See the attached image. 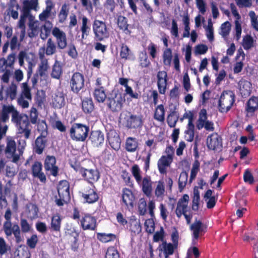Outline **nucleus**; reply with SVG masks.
Here are the masks:
<instances>
[{"mask_svg":"<svg viewBox=\"0 0 258 258\" xmlns=\"http://www.w3.org/2000/svg\"><path fill=\"white\" fill-rule=\"evenodd\" d=\"M84 77L83 74L79 72L74 73L70 82L71 90L74 93L78 94L84 88Z\"/></svg>","mask_w":258,"mask_h":258,"instance_id":"f8f14e48","label":"nucleus"},{"mask_svg":"<svg viewBox=\"0 0 258 258\" xmlns=\"http://www.w3.org/2000/svg\"><path fill=\"white\" fill-rule=\"evenodd\" d=\"M165 192V187L164 182L159 180L155 190V196L159 198L162 197Z\"/></svg>","mask_w":258,"mask_h":258,"instance_id":"69168bd1","label":"nucleus"},{"mask_svg":"<svg viewBox=\"0 0 258 258\" xmlns=\"http://www.w3.org/2000/svg\"><path fill=\"white\" fill-rule=\"evenodd\" d=\"M56 51V46L52 40V38H49L46 43V46L41 47L38 52L40 59H43L45 57V53L47 55H52Z\"/></svg>","mask_w":258,"mask_h":258,"instance_id":"aec40b11","label":"nucleus"},{"mask_svg":"<svg viewBox=\"0 0 258 258\" xmlns=\"http://www.w3.org/2000/svg\"><path fill=\"white\" fill-rule=\"evenodd\" d=\"M11 246L3 237H0V255H3L11 250Z\"/></svg>","mask_w":258,"mask_h":258,"instance_id":"052dcab7","label":"nucleus"},{"mask_svg":"<svg viewBox=\"0 0 258 258\" xmlns=\"http://www.w3.org/2000/svg\"><path fill=\"white\" fill-rule=\"evenodd\" d=\"M90 140L94 146L98 147L104 143V134L99 130L93 131L91 133Z\"/></svg>","mask_w":258,"mask_h":258,"instance_id":"a878e982","label":"nucleus"},{"mask_svg":"<svg viewBox=\"0 0 258 258\" xmlns=\"http://www.w3.org/2000/svg\"><path fill=\"white\" fill-rule=\"evenodd\" d=\"M69 13V8L66 4L62 5L61 9L58 13V21L60 23H63L67 20Z\"/></svg>","mask_w":258,"mask_h":258,"instance_id":"a18cd8bd","label":"nucleus"},{"mask_svg":"<svg viewBox=\"0 0 258 258\" xmlns=\"http://www.w3.org/2000/svg\"><path fill=\"white\" fill-rule=\"evenodd\" d=\"M140 65L142 68H147L150 64V61L146 52H142L139 56Z\"/></svg>","mask_w":258,"mask_h":258,"instance_id":"0e129e2a","label":"nucleus"},{"mask_svg":"<svg viewBox=\"0 0 258 258\" xmlns=\"http://www.w3.org/2000/svg\"><path fill=\"white\" fill-rule=\"evenodd\" d=\"M235 97V94L232 91H224L219 99V111L222 113L227 112L234 103Z\"/></svg>","mask_w":258,"mask_h":258,"instance_id":"0eeeda50","label":"nucleus"},{"mask_svg":"<svg viewBox=\"0 0 258 258\" xmlns=\"http://www.w3.org/2000/svg\"><path fill=\"white\" fill-rule=\"evenodd\" d=\"M19 9L20 6L17 3L12 4L9 7L10 15L15 20L18 18L19 13L18 10Z\"/></svg>","mask_w":258,"mask_h":258,"instance_id":"774afa93","label":"nucleus"},{"mask_svg":"<svg viewBox=\"0 0 258 258\" xmlns=\"http://www.w3.org/2000/svg\"><path fill=\"white\" fill-rule=\"evenodd\" d=\"M64 236L70 241L72 246L76 245L79 236V233L72 224L67 223L64 228Z\"/></svg>","mask_w":258,"mask_h":258,"instance_id":"f3484780","label":"nucleus"},{"mask_svg":"<svg viewBox=\"0 0 258 258\" xmlns=\"http://www.w3.org/2000/svg\"><path fill=\"white\" fill-rule=\"evenodd\" d=\"M97 238L102 243H107L114 241L116 235L113 233H97Z\"/></svg>","mask_w":258,"mask_h":258,"instance_id":"4c0bfd02","label":"nucleus"},{"mask_svg":"<svg viewBox=\"0 0 258 258\" xmlns=\"http://www.w3.org/2000/svg\"><path fill=\"white\" fill-rule=\"evenodd\" d=\"M82 197L88 204H94L99 199V196L94 185L84 187Z\"/></svg>","mask_w":258,"mask_h":258,"instance_id":"4468645a","label":"nucleus"},{"mask_svg":"<svg viewBox=\"0 0 258 258\" xmlns=\"http://www.w3.org/2000/svg\"><path fill=\"white\" fill-rule=\"evenodd\" d=\"M90 131L89 126L82 123L74 122L70 129V136L73 141L85 142L87 139Z\"/></svg>","mask_w":258,"mask_h":258,"instance_id":"20e7f679","label":"nucleus"},{"mask_svg":"<svg viewBox=\"0 0 258 258\" xmlns=\"http://www.w3.org/2000/svg\"><path fill=\"white\" fill-rule=\"evenodd\" d=\"M96 87L94 90L93 96L94 99L99 103L104 102L107 98L106 94V89L102 86V79L98 78L96 80Z\"/></svg>","mask_w":258,"mask_h":258,"instance_id":"2eb2a0df","label":"nucleus"},{"mask_svg":"<svg viewBox=\"0 0 258 258\" xmlns=\"http://www.w3.org/2000/svg\"><path fill=\"white\" fill-rule=\"evenodd\" d=\"M12 213L10 208L6 211L4 217L6 221L4 222L3 226V230L5 234L6 238H8L14 235L16 242L17 243H20L22 240L21 230L18 224H13L11 221Z\"/></svg>","mask_w":258,"mask_h":258,"instance_id":"f257e3e1","label":"nucleus"},{"mask_svg":"<svg viewBox=\"0 0 258 258\" xmlns=\"http://www.w3.org/2000/svg\"><path fill=\"white\" fill-rule=\"evenodd\" d=\"M165 111L163 104H160L156 108L154 118L160 122H164L165 120Z\"/></svg>","mask_w":258,"mask_h":258,"instance_id":"a19ab883","label":"nucleus"},{"mask_svg":"<svg viewBox=\"0 0 258 258\" xmlns=\"http://www.w3.org/2000/svg\"><path fill=\"white\" fill-rule=\"evenodd\" d=\"M190 229L192 232L193 238L196 240H198L200 235H202V233L204 234L207 231V227L203 224L201 221L196 219L191 224Z\"/></svg>","mask_w":258,"mask_h":258,"instance_id":"412c9836","label":"nucleus"},{"mask_svg":"<svg viewBox=\"0 0 258 258\" xmlns=\"http://www.w3.org/2000/svg\"><path fill=\"white\" fill-rule=\"evenodd\" d=\"M207 147L212 150H217L222 147L221 137L216 133L209 135L207 139Z\"/></svg>","mask_w":258,"mask_h":258,"instance_id":"6ab92c4d","label":"nucleus"},{"mask_svg":"<svg viewBox=\"0 0 258 258\" xmlns=\"http://www.w3.org/2000/svg\"><path fill=\"white\" fill-rule=\"evenodd\" d=\"M172 58V50L171 48H167L165 49L163 54V63L166 66H170Z\"/></svg>","mask_w":258,"mask_h":258,"instance_id":"4d7b16f0","label":"nucleus"},{"mask_svg":"<svg viewBox=\"0 0 258 258\" xmlns=\"http://www.w3.org/2000/svg\"><path fill=\"white\" fill-rule=\"evenodd\" d=\"M200 200V192L196 188L194 189V197L192 201V209L197 211L199 209V202Z\"/></svg>","mask_w":258,"mask_h":258,"instance_id":"5fc2aeb1","label":"nucleus"},{"mask_svg":"<svg viewBox=\"0 0 258 258\" xmlns=\"http://www.w3.org/2000/svg\"><path fill=\"white\" fill-rule=\"evenodd\" d=\"M39 65L37 70V73L42 77L46 75V72L49 68L48 60L47 59L43 58Z\"/></svg>","mask_w":258,"mask_h":258,"instance_id":"de8ad7c7","label":"nucleus"},{"mask_svg":"<svg viewBox=\"0 0 258 258\" xmlns=\"http://www.w3.org/2000/svg\"><path fill=\"white\" fill-rule=\"evenodd\" d=\"M258 109V97L252 96L246 103L245 110L247 113L252 114Z\"/></svg>","mask_w":258,"mask_h":258,"instance_id":"2f4dec72","label":"nucleus"},{"mask_svg":"<svg viewBox=\"0 0 258 258\" xmlns=\"http://www.w3.org/2000/svg\"><path fill=\"white\" fill-rule=\"evenodd\" d=\"M42 165L39 161H36L31 167L32 174L34 177L38 178L42 183H45L46 177L44 173L42 172Z\"/></svg>","mask_w":258,"mask_h":258,"instance_id":"b1692460","label":"nucleus"},{"mask_svg":"<svg viewBox=\"0 0 258 258\" xmlns=\"http://www.w3.org/2000/svg\"><path fill=\"white\" fill-rule=\"evenodd\" d=\"M138 148V142L135 138L128 137L126 140L125 149L130 152H134Z\"/></svg>","mask_w":258,"mask_h":258,"instance_id":"ea45409f","label":"nucleus"},{"mask_svg":"<svg viewBox=\"0 0 258 258\" xmlns=\"http://www.w3.org/2000/svg\"><path fill=\"white\" fill-rule=\"evenodd\" d=\"M157 85L160 94H165L167 85V74L164 71H159L157 75Z\"/></svg>","mask_w":258,"mask_h":258,"instance_id":"4be33fe9","label":"nucleus"},{"mask_svg":"<svg viewBox=\"0 0 258 258\" xmlns=\"http://www.w3.org/2000/svg\"><path fill=\"white\" fill-rule=\"evenodd\" d=\"M62 74V67L59 61L55 60L52 66L51 76L56 79H59Z\"/></svg>","mask_w":258,"mask_h":258,"instance_id":"c9c22d12","label":"nucleus"},{"mask_svg":"<svg viewBox=\"0 0 258 258\" xmlns=\"http://www.w3.org/2000/svg\"><path fill=\"white\" fill-rule=\"evenodd\" d=\"M61 218L60 216L57 214L53 215L51 219L49 229L51 231L59 232L61 228Z\"/></svg>","mask_w":258,"mask_h":258,"instance_id":"473e14b6","label":"nucleus"},{"mask_svg":"<svg viewBox=\"0 0 258 258\" xmlns=\"http://www.w3.org/2000/svg\"><path fill=\"white\" fill-rule=\"evenodd\" d=\"M121 177L126 185L133 187L134 183L131 179V175L126 170L122 171Z\"/></svg>","mask_w":258,"mask_h":258,"instance_id":"338daca9","label":"nucleus"},{"mask_svg":"<svg viewBox=\"0 0 258 258\" xmlns=\"http://www.w3.org/2000/svg\"><path fill=\"white\" fill-rule=\"evenodd\" d=\"M39 24H30L29 27V31L28 32V36L30 38H33L37 36L39 33Z\"/></svg>","mask_w":258,"mask_h":258,"instance_id":"13d9d810","label":"nucleus"},{"mask_svg":"<svg viewBox=\"0 0 258 258\" xmlns=\"http://www.w3.org/2000/svg\"><path fill=\"white\" fill-rule=\"evenodd\" d=\"M13 111V105H4L2 107V110L0 115V120L3 122H7L9 119V114Z\"/></svg>","mask_w":258,"mask_h":258,"instance_id":"79ce46f5","label":"nucleus"},{"mask_svg":"<svg viewBox=\"0 0 258 258\" xmlns=\"http://www.w3.org/2000/svg\"><path fill=\"white\" fill-rule=\"evenodd\" d=\"M176 248V244L167 243L166 241H163L162 244L159 246V250L163 251L165 258H168L169 255H172Z\"/></svg>","mask_w":258,"mask_h":258,"instance_id":"cd10ccee","label":"nucleus"},{"mask_svg":"<svg viewBox=\"0 0 258 258\" xmlns=\"http://www.w3.org/2000/svg\"><path fill=\"white\" fill-rule=\"evenodd\" d=\"M131 171L143 193L147 197H150L152 192L153 183L151 176L146 175L142 179L141 171L137 164H134L132 167Z\"/></svg>","mask_w":258,"mask_h":258,"instance_id":"f03ea898","label":"nucleus"},{"mask_svg":"<svg viewBox=\"0 0 258 258\" xmlns=\"http://www.w3.org/2000/svg\"><path fill=\"white\" fill-rule=\"evenodd\" d=\"M16 151V144L14 140H9L7 143V146L5 149V153L7 157L12 156Z\"/></svg>","mask_w":258,"mask_h":258,"instance_id":"09e8293b","label":"nucleus"},{"mask_svg":"<svg viewBox=\"0 0 258 258\" xmlns=\"http://www.w3.org/2000/svg\"><path fill=\"white\" fill-rule=\"evenodd\" d=\"M47 144L46 137L41 135L38 136L35 141L33 147L34 151L37 154L40 155L44 151Z\"/></svg>","mask_w":258,"mask_h":258,"instance_id":"bb28decb","label":"nucleus"},{"mask_svg":"<svg viewBox=\"0 0 258 258\" xmlns=\"http://www.w3.org/2000/svg\"><path fill=\"white\" fill-rule=\"evenodd\" d=\"M21 93L20 97H25L26 99L31 100L32 95L31 89L27 82L23 83L21 85Z\"/></svg>","mask_w":258,"mask_h":258,"instance_id":"49530a36","label":"nucleus"},{"mask_svg":"<svg viewBox=\"0 0 258 258\" xmlns=\"http://www.w3.org/2000/svg\"><path fill=\"white\" fill-rule=\"evenodd\" d=\"M130 230L132 232L139 234L141 232L142 228L140 220H131L130 222Z\"/></svg>","mask_w":258,"mask_h":258,"instance_id":"3c124183","label":"nucleus"},{"mask_svg":"<svg viewBox=\"0 0 258 258\" xmlns=\"http://www.w3.org/2000/svg\"><path fill=\"white\" fill-rule=\"evenodd\" d=\"M29 118L26 115H23L20 122L17 123V125L19 126V133L23 134L26 139H29L31 133V130L29 128Z\"/></svg>","mask_w":258,"mask_h":258,"instance_id":"5701e85b","label":"nucleus"},{"mask_svg":"<svg viewBox=\"0 0 258 258\" xmlns=\"http://www.w3.org/2000/svg\"><path fill=\"white\" fill-rule=\"evenodd\" d=\"M143 125L144 119L142 115L131 114L125 117V126L127 129L140 130Z\"/></svg>","mask_w":258,"mask_h":258,"instance_id":"9d476101","label":"nucleus"},{"mask_svg":"<svg viewBox=\"0 0 258 258\" xmlns=\"http://www.w3.org/2000/svg\"><path fill=\"white\" fill-rule=\"evenodd\" d=\"M119 56L121 59L126 60L131 59L134 55L128 46L124 43H122L120 46Z\"/></svg>","mask_w":258,"mask_h":258,"instance_id":"e433bc0d","label":"nucleus"},{"mask_svg":"<svg viewBox=\"0 0 258 258\" xmlns=\"http://www.w3.org/2000/svg\"><path fill=\"white\" fill-rule=\"evenodd\" d=\"M125 101L121 93L113 90L108 94L105 104L112 112H118L121 110Z\"/></svg>","mask_w":258,"mask_h":258,"instance_id":"39448f33","label":"nucleus"},{"mask_svg":"<svg viewBox=\"0 0 258 258\" xmlns=\"http://www.w3.org/2000/svg\"><path fill=\"white\" fill-rule=\"evenodd\" d=\"M56 158L54 156L47 155L44 162V167L46 173L56 177L58 174V167L56 165Z\"/></svg>","mask_w":258,"mask_h":258,"instance_id":"ddd939ff","label":"nucleus"},{"mask_svg":"<svg viewBox=\"0 0 258 258\" xmlns=\"http://www.w3.org/2000/svg\"><path fill=\"white\" fill-rule=\"evenodd\" d=\"M207 112L206 109H202L199 112V118L196 123L197 129L200 130L203 128L208 132H213L215 130L214 124L213 121L207 119Z\"/></svg>","mask_w":258,"mask_h":258,"instance_id":"1a4fd4ad","label":"nucleus"},{"mask_svg":"<svg viewBox=\"0 0 258 258\" xmlns=\"http://www.w3.org/2000/svg\"><path fill=\"white\" fill-rule=\"evenodd\" d=\"M82 108L86 114L91 113L94 109V105L91 98H85L82 101Z\"/></svg>","mask_w":258,"mask_h":258,"instance_id":"f704fd0d","label":"nucleus"},{"mask_svg":"<svg viewBox=\"0 0 258 258\" xmlns=\"http://www.w3.org/2000/svg\"><path fill=\"white\" fill-rule=\"evenodd\" d=\"M120 255L117 248L113 246L108 247L105 252V258H119Z\"/></svg>","mask_w":258,"mask_h":258,"instance_id":"603ef678","label":"nucleus"},{"mask_svg":"<svg viewBox=\"0 0 258 258\" xmlns=\"http://www.w3.org/2000/svg\"><path fill=\"white\" fill-rule=\"evenodd\" d=\"M38 6V0H25L23 3L22 11H24L29 14L31 10H37Z\"/></svg>","mask_w":258,"mask_h":258,"instance_id":"72a5a7b5","label":"nucleus"},{"mask_svg":"<svg viewBox=\"0 0 258 258\" xmlns=\"http://www.w3.org/2000/svg\"><path fill=\"white\" fill-rule=\"evenodd\" d=\"M187 203H181L180 202H178L177 207L175 210L176 215L177 217L180 218L181 215L187 212Z\"/></svg>","mask_w":258,"mask_h":258,"instance_id":"bf43d9fd","label":"nucleus"},{"mask_svg":"<svg viewBox=\"0 0 258 258\" xmlns=\"http://www.w3.org/2000/svg\"><path fill=\"white\" fill-rule=\"evenodd\" d=\"M57 189L59 198L55 200V203L57 206H62L70 200L69 182L66 180L60 181Z\"/></svg>","mask_w":258,"mask_h":258,"instance_id":"6e6552de","label":"nucleus"},{"mask_svg":"<svg viewBox=\"0 0 258 258\" xmlns=\"http://www.w3.org/2000/svg\"><path fill=\"white\" fill-rule=\"evenodd\" d=\"M80 225L84 230H95L97 227V219L89 214H86L80 220Z\"/></svg>","mask_w":258,"mask_h":258,"instance_id":"dca6fc26","label":"nucleus"},{"mask_svg":"<svg viewBox=\"0 0 258 258\" xmlns=\"http://www.w3.org/2000/svg\"><path fill=\"white\" fill-rule=\"evenodd\" d=\"M117 24L120 30L123 31L128 30L127 19L125 17L121 15L118 16Z\"/></svg>","mask_w":258,"mask_h":258,"instance_id":"6e6d98bb","label":"nucleus"},{"mask_svg":"<svg viewBox=\"0 0 258 258\" xmlns=\"http://www.w3.org/2000/svg\"><path fill=\"white\" fill-rule=\"evenodd\" d=\"M107 139L111 148L114 150L117 151L120 147V139L117 135H115L114 137L108 136Z\"/></svg>","mask_w":258,"mask_h":258,"instance_id":"c03bdc74","label":"nucleus"},{"mask_svg":"<svg viewBox=\"0 0 258 258\" xmlns=\"http://www.w3.org/2000/svg\"><path fill=\"white\" fill-rule=\"evenodd\" d=\"M231 26V24L228 21H226L222 24L220 34L223 37H226L229 34Z\"/></svg>","mask_w":258,"mask_h":258,"instance_id":"680f3d73","label":"nucleus"},{"mask_svg":"<svg viewBox=\"0 0 258 258\" xmlns=\"http://www.w3.org/2000/svg\"><path fill=\"white\" fill-rule=\"evenodd\" d=\"M173 161V158L170 156L163 155L159 159L157 163L158 170L160 174H164L167 173V168L170 166Z\"/></svg>","mask_w":258,"mask_h":258,"instance_id":"393cba45","label":"nucleus"},{"mask_svg":"<svg viewBox=\"0 0 258 258\" xmlns=\"http://www.w3.org/2000/svg\"><path fill=\"white\" fill-rule=\"evenodd\" d=\"M122 200L123 203L126 206H133L135 196L131 189L127 188L122 189Z\"/></svg>","mask_w":258,"mask_h":258,"instance_id":"c756f323","label":"nucleus"},{"mask_svg":"<svg viewBox=\"0 0 258 258\" xmlns=\"http://www.w3.org/2000/svg\"><path fill=\"white\" fill-rule=\"evenodd\" d=\"M52 35L56 38L57 47L60 49H63L67 46V38L66 34L59 28L55 27L52 31Z\"/></svg>","mask_w":258,"mask_h":258,"instance_id":"a211bd4d","label":"nucleus"},{"mask_svg":"<svg viewBox=\"0 0 258 258\" xmlns=\"http://www.w3.org/2000/svg\"><path fill=\"white\" fill-rule=\"evenodd\" d=\"M253 40L249 35H246L243 38L242 46L244 49L248 50L253 46Z\"/></svg>","mask_w":258,"mask_h":258,"instance_id":"e2e57ef3","label":"nucleus"},{"mask_svg":"<svg viewBox=\"0 0 258 258\" xmlns=\"http://www.w3.org/2000/svg\"><path fill=\"white\" fill-rule=\"evenodd\" d=\"M74 169L76 171H79L85 179L92 185H94L93 183L96 182L100 177L99 172L97 169H87L83 167H74Z\"/></svg>","mask_w":258,"mask_h":258,"instance_id":"9b49d317","label":"nucleus"},{"mask_svg":"<svg viewBox=\"0 0 258 258\" xmlns=\"http://www.w3.org/2000/svg\"><path fill=\"white\" fill-rule=\"evenodd\" d=\"M92 30L96 41H102L109 37V29L104 21L95 19L92 24Z\"/></svg>","mask_w":258,"mask_h":258,"instance_id":"423d86ee","label":"nucleus"},{"mask_svg":"<svg viewBox=\"0 0 258 258\" xmlns=\"http://www.w3.org/2000/svg\"><path fill=\"white\" fill-rule=\"evenodd\" d=\"M240 93L242 97L249 96L251 92V84L246 80H240L238 83Z\"/></svg>","mask_w":258,"mask_h":258,"instance_id":"c85d7f7f","label":"nucleus"},{"mask_svg":"<svg viewBox=\"0 0 258 258\" xmlns=\"http://www.w3.org/2000/svg\"><path fill=\"white\" fill-rule=\"evenodd\" d=\"M88 18L84 16L82 18V24L81 27V31L82 32V38H84V36H87L89 35L90 31V28L88 25Z\"/></svg>","mask_w":258,"mask_h":258,"instance_id":"864d4df0","label":"nucleus"},{"mask_svg":"<svg viewBox=\"0 0 258 258\" xmlns=\"http://www.w3.org/2000/svg\"><path fill=\"white\" fill-rule=\"evenodd\" d=\"M46 5L45 9L39 15V20L41 22H45V24L42 25L40 27V36L41 39L43 40L46 39L50 33L52 24L51 22L47 21L46 19L50 16L51 10L54 7L51 0H46Z\"/></svg>","mask_w":258,"mask_h":258,"instance_id":"7ed1b4c3","label":"nucleus"},{"mask_svg":"<svg viewBox=\"0 0 258 258\" xmlns=\"http://www.w3.org/2000/svg\"><path fill=\"white\" fill-rule=\"evenodd\" d=\"M187 178L188 173L185 171H182L180 174L178 181V188L180 192L182 191V190L186 186L187 184Z\"/></svg>","mask_w":258,"mask_h":258,"instance_id":"8fccbe9b","label":"nucleus"},{"mask_svg":"<svg viewBox=\"0 0 258 258\" xmlns=\"http://www.w3.org/2000/svg\"><path fill=\"white\" fill-rule=\"evenodd\" d=\"M17 95V85L12 82L10 85L8 87L5 91V100L10 99L11 101L16 98Z\"/></svg>","mask_w":258,"mask_h":258,"instance_id":"7c9ffc66","label":"nucleus"},{"mask_svg":"<svg viewBox=\"0 0 258 258\" xmlns=\"http://www.w3.org/2000/svg\"><path fill=\"white\" fill-rule=\"evenodd\" d=\"M179 119V113L175 108L171 111L167 117V122L170 127H174Z\"/></svg>","mask_w":258,"mask_h":258,"instance_id":"58836bf2","label":"nucleus"},{"mask_svg":"<svg viewBox=\"0 0 258 258\" xmlns=\"http://www.w3.org/2000/svg\"><path fill=\"white\" fill-rule=\"evenodd\" d=\"M66 104L65 97L62 93H58L54 97L53 104L55 108H61Z\"/></svg>","mask_w":258,"mask_h":258,"instance_id":"37998d69","label":"nucleus"}]
</instances>
